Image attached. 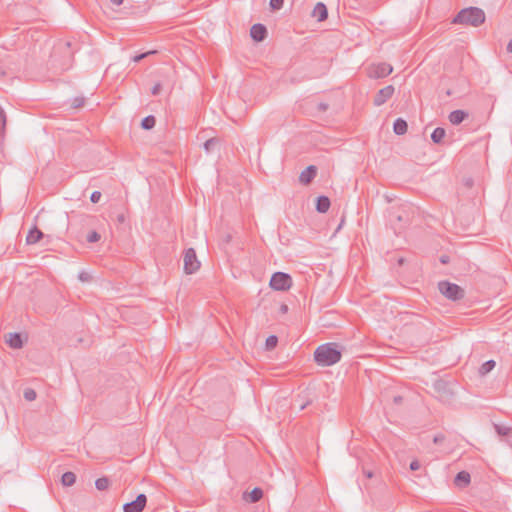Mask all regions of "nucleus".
<instances>
[{
	"label": "nucleus",
	"instance_id": "1",
	"mask_svg": "<svg viewBox=\"0 0 512 512\" xmlns=\"http://www.w3.org/2000/svg\"><path fill=\"white\" fill-rule=\"evenodd\" d=\"M341 351L336 343L330 342L318 346L314 352V360L319 366H332L341 360Z\"/></svg>",
	"mask_w": 512,
	"mask_h": 512
},
{
	"label": "nucleus",
	"instance_id": "2",
	"mask_svg": "<svg viewBox=\"0 0 512 512\" xmlns=\"http://www.w3.org/2000/svg\"><path fill=\"white\" fill-rule=\"evenodd\" d=\"M485 21V13L478 7L462 9L453 19V23L478 27Z\"/></svg>",
	"mask_w": 512,
	"mask_h": 512
},
{
	"label": "nucleus",
	"instance_id": "3",
	"mask_svg": "<svg viewBox=\"0 0 512 512\" xmlns=\"http://www.w3.org/2000/svg\"><path fill=\"white\" fill-rule=\"evenodd\" d=\"M440 293L451 301H458L464 298L465 291L459 285L449 281H440L438 283Z\"/></svg>",
	"mask_w": 512,
	"mask_h": 512
},
{
	"label": "nucleus",
	"instance_id": "4",
	"mask_svg": "<svg viewBox=\"0 0 512 512\" xmlns=\"http://www.w3.org/2000/svg\"><path fill=\"white\" fill-rule=\"evenodd\" d=\"M292 286V278L284 272H275L270 279V287L276 291H287Z\"/></svg>",
	"mask_w": 512,
	"mask_h": 512
},
{
	"label": "nucleus",
	"instance_id": "5",
	"mask_svg": "<svg viewBox=\"0 0 512 512\" xmlns=\"http://www.w3.org/2000/svg\"><path fill=\"white\" fill-rule=\"evenodd\" d=\"M393 67L388 63L372 64L367 69V75L371 79L384 78L390 75Z\"/></svg>",
	"mask_w": 512,
	"mask_h": 512
},
{
	"label": "nucleus",
	"instance_id": "6",
	"mask_svg": "<svg viewBox=\"0 0 512 512\" xmlns=\"http://www.w3.org/2000/svg\"><path fill=\"white\" fill-rule=\"evenodd\" d=\"M183 261L186 274H193L200 268V262L193 248H189L185 251Z\"/></svg>",
	"mask_w": 512,
	"mask_h": 512
},
{
	"label": "nucleus",
	"instance_id": "7",
	"mask_svg": "<svg viewBox=\"0 0 512 512\" xmlns=\"http://www.w3.org/2000/svg\"><path fill=\"white\" fill-rule=\"evenodd\" d=\"M394 92L395 88L393 85L385 86L376 93L373 104L376 107L382 106L393 96Z\"/></svg>",
	"mask_w": 512,
	"mask_h": 512
},
{
	"label": "nucleus",
	"instance_id": "8",
	"mask_svg": "<svg viewBox=\"0 0 512 512\" xmlns=\"http://www.w3.org/2000/svg\"><path fill=\"white\" fill-rule=\"evenodd\" d=\"M147 497L145 494H139L134 501L123 505L124 512H142L146 506Z\"/></svg>",
	"mask_w": 512,
	"mask_h": 512
},
{
	"label": "nucleus",
	"instance_id": "9",
	"mask_svg": "<svg viewBox=\"0 0 512 512\" xmlns=\"http://www.w3.org/2000/svg\"><path fill=\"white\" fill-rule=\"evenodd\" d=\"M250 36L254 41L261 42L267 36V28L260 23L254 24L250 29Z\"/></svg>",
	"mask_w": 512,
	"mask_h": 512
},
{
	"label": "nucleus",
	"instance_id": "10",
	"mask_svg": "<svg viewBox=\"0 0 512 512\" xmlns=\"http://www.w3.org/2000/svg\"><path fill=\"white\" fill-rule=\"evenodd\" d=\"M317 175V168L314 165L308 166L305 170L300 173L299 181L303 185H308Z\"/></svg>",
	"mask_w": 512,
	"mask_h": 512
},
{
	"label": "nucleus",
	"instance_id": "11",
	"mask_svg": "<svg viewBox=\"0 0 512 512\" xmlns=\"http://www.w3.org/2000/svg\"><path fill=\"white\" fill-rule=\"evenodd\" d=\"M312 16L316 18L319 22L326 20L328 17L326 5L322 2H318L312 11Z\"/></svg>",
	"mask_w": 512,
	"mask_h": 512
},
{
	"label": "nucleus",
	"instance_id": "12",
	"mask_svg": "<svg viewBox=\"0 0 512 512\" xmlns=\"http://www.w3.org/2000/svg\"><path fill=\"white\" fill-rule=\"evenodd\" d=\"M6 342L13 349H20L23 346L22 337L19 333H9Z\"/></svg>",
	"mask_w": 512,
	"mask_h": 512
},
{
	"label": "nucleus",
	"instance_id": "13",
	"mask_svg": "<svg viewBox=\"0 0 512 512\" xmlns=\"http://www.w3.org/2000/svg\"><path fill=\"white\" fill-rule=\"evenodd\" d=\"M468 117V113L463 110H454L452 111L448 119L453 125H459Z\"/></svg>",
	"mask_w": 512,
	"mask_h": 512
},
{
	"label": "nucleus",
	"instance_id": "14",
	"mask_svg": "<svg viewBox=\"0 0 512 512\" xmlns=\"http://www.w3.org/2000/svg\"><path fill=\"white\" fill-rule=\"evenodd\" d=\"M44 234L41 230H39L36 226L33 227L27 237H26V243L27 244H35L39 242L43 238Z\"/></svg>",
	"mask_w": 512,
	"mask_h": 512
},
{
	"label": "nucleus",
	"instance_id": "15",
	"mask_svg": "<svg viewBox=\"0 0 512 512\" xmlns=\"http://www.w3.org/2000/svg\"><path fill=\"white\" fill-rule=\"evenodd\" d=\"M330 199L326 196H319L316 199V210L319 213H325L330 208Z\"/></svg>",
	"mask_w": 512,
	"mask_h": 512
},
{
	"label": "nucleus",
	"instance_id": "16",
	"mask_svg": "<svg viewBox=\"0 0 512 512\" xmlns=\"http://www.w3.org/2000/svg\"><path fill=\"white\" fill-rule=\"evenodd\" d=\"M407 122L402 118H397L393 124V131L396 135H404L407 132Z\"/></svg>",
	"mask_w": 512,
	"mask_h": 512
},
{
	"label": "nucleus",
	"instance_id": "17",
	"mask_svg": "<svg viewBox=\"0 0 512 512\" xmlns=\"http://www.w3.org/2000/svg\"><path fill=\"white\" fill-rule=\"evenodd\" d=\"M470 474L466 471H461L455 476L454 482L457 486L465 487L470 483Z\"/></svg>",
	"mask_w": 512,
	"mask_h": 512
},
{
	"label": "nucleus",
	"instance_id": "18",
	"mask_svg": "<svg viewBox=\"0 0 512 512\" xmlns=\"http://www.w3.org/2000/svg\"><path fill=\"white\" fill-rule=\"evenodd\" d=\"M446 131L442 127H437L434 129V131L431 134V139L435 144H440L443 142V139L445 138Z\"/></svg>",
	"mask_w": 512,
	"mask_h": 512
},
{
	"label": "nucleus",
	"instance_id": "19",
	"mask_svg": "<svg viewBox=\"0 0 512 512\" xmlns=\"http://www.w3.org/2000/svg\"><path fill=\"white\" fill-rule=\"evenodd\" d=\"M76 481V475L73 472H65L61 477V483L63 486L70 487Z\"/></svg>",
	"mask_w": 512,
	"mask_h": 512
},
{
	"label": "nucleus",
	"instance_id": "20",
	"mask_svg": "<svg viewBox=\"0 0 512 512\" xmlns=\"http://www.w3.org/2000/svg\"><path fill=\"white\" fill-rule=\"evenodd\" d=\"M155 124H156V119L152 115H149V116L143 118L142 121H141V127L144 130L152 129L155 126Z\"/></svg>",
	"mask_w": 512,
	"mask_h": 512
},
{
	"label": "nucleus",
	"instance_id": "21",
	"mask_svg": "<svg viewBox=\"0 0 512 512\" xmlns=\"http://www.w3.org/2000/svg\"><path fill=\"white\" fill-rule=\"evenodd\" d=\"M496 363L494 360H488L486 362H484L480 368H479V373L484 376L486 374H488L494 367H495Z\"/></svg>",
	"mask_w": 512,
	"mask_h": 512
},
{
	"label": "nucleus",
	"instance_id": "22",
	"mask_svg": "<svg viewBox=\"0 0 512 512\" xmlns=\"http://www.w3.org/2000/svg\"><path fill=\"white\" fill-rule=\"evenodd\" d=\"M263 497V491L261 488H254L250 493H249V501L251 503H256L258 501H260Z\"/></svg>",
	"mask_w": 512,
	"mask_h": 512
},
{
	"label": "nucleus",
	"instance_id": "23",
	"mask_svg": "<svg viewBox=\"0 0 512 512\" xmlns=\"http://www.w3.org/2000/svg\"><path fill=\"white\" fill-rule=\"evenodd\" d=\"M109 485L110 481L107 477H101L95 481V486L100 491L106 490L109 487Z\"/></svg>",
	"mask_w": 512,
	"mask_h": 512
},
{
	"label": "nucleus",
	"instance_id": "24",
	"mask_svg": "<svg viewBox=\"0 0 512 512\" xmlns=\"http://www.w3.org/2000/svg\"><path fill=\"white\" fill-rule=\"evenodd\" d=\"M219 141L218 139L216 138H211V139H208L205 143H204V149L206 152H211L217 145H218Z\"/></svg>",
	"mask_w": 512,
	"mask_h": 512
},
{
	"label": "nucleus",
	"instance_id": "25",
	"mask_svg": "<svg viewBox=\"0 0 512 512\" xmlns=\"http://www.w3.org/2000/svg\"><path fill=\"white\" fill-rule=\"evenodd\" d=\"M277 343H278V338H277V336H275V335H270V336L266 339V348H267L268 350H271V349H273V348H275V347H276Z\"/></svg>",
	"mask_w": 512,
	"mask_h": 512
},
{
	"label": "nucleus",
	"instance_id": "26",
	"mask_svg": "<svg viewBox=\"0 0 512 512\" xmlns=\"http://www.w3.org/2000/svg\"><path fill=\"white\" fill-rule=\"evenodd\" d=\"M494 428L498 435L507 436L510 433V428L499 424H494Z\"/></svg>",
	"mask_w": 512,
	"mask_h": 512
},
{
	"label": "nucleus",
	"instance_id": "27",
	"mask_svg": "<svg viewBox=\"0 0 512 512\" xmlns=\"http://www.w3.org/2000/svg\"><path fill=\"white\" fill-rule=\"evenodd\" d=\"M36 396H37V394H36V392H35L33 389L28 388V389H26V390L24 391V398H25L27 401H33V400H35V399H36Z\"/></svg>",
	"mask_w": 512,
	"mask_h": 512
},
{
	"label": "nucleus",
	"instance_id": "28",
	"mask_svg": "<svg viewBox=\"0 0 512 512\" xmlns=\"http://www.w3.org/2000/svg\"><path fill=\"white\" fill-rule=\"evenodd\" d=\"M85 103V98L84 97H75L73 100H72V107L77 109V108H81Z\"/></svg>",
	"mask_w": 512,
	"mask_h": 512
},
{
	"label": "nucleus",
	"instance_id": "29",
	"mask_svg": "<svg viewBox=\"0 0 512 512\" xmlns=\"http://www.w3.org/2000/svg\"><path fill=\"white\" fill-rule=\"evenodd\" d=\"M100 238H101V236L97 231H92L88 234L87 241L89 243H95V242L99 241Z\"/></svg>",
	"mask_w": 512,
	"mask_h": 512
},
{
	"label": "nucleus",
	"instance_id": "30",
	"mask_svg": "<svg viewBox=\"0 0 512 512\" xmlns=\"http://www.w3.org/2000/svg\"><path fill=\"white\" fill-rule=\"evenodd\" d=\"M269 4L272 10H279L283 7L284 0H270Z\"/></svg>",
	"mask_w": 512,
	"mask_h": 512
},
{
	"label": "nucleus",
	"instance_id": "31",
	"mask_svg": "<svg viewBox=\"0 0 512 512\" xmlns=\"http://www.w3.org/2000/svg\"><path fill=\"white\" fill-rule=\"evenodd\" d=\"M156 51L155 50H151V51H148V52H145V53H141L139 55H136L133 57V61L134 62H139L141 61L142 59L146 58L147 56L151 55V54H155Z\"/></svg>",
	"mask_w": 512,
	"mask_h": 512
},
{
	"label": "nucleus",
	"instance_id": "32",
	"mask_svg": "<svg viewBox=\"0 0 512 512\" xmlns=\"http://www.w3.org/2000/svg\"><path fill=\"white\" fill-rule=\"evenodd\" d=\"M100 198H101V192L100 191H94V192H92V194L90 196V200L93 203L99 202Z\"/></svg>",
	"mask_w": 512,
	"mask_h": 512
},
{
	"label": "nucleus",
	"instance_id": "33",
	"mask_svg": "<svg viewBox=\"0 0 512 512\" xmlns=\"http://www.w3.org/2000/svg\"><path fill=\"white\" fill-rule=\"evenodd\" d=\"M0 125L4 129L6 125V115L4 110L0 107Z\"/></svg>",
	"mask_w": 512,
	"mask_h": 512
},
{
	"label": "nucleus",
	"instance_id": "34",
	"mask_svg": "<svg viewBox=\"0 0 512 512\" xmlns=\"http://www.w3.org/2000/svg\"><path fill=\"white\" fill-rule=\"evenodd\" d=\"M78 277H79V280H81L82 282H87L91 279V276L87 272L79 273Z\"/></svg>",
	"mask_w": 512,
	"mask_h": 512
},
{
	"label": "nucleus",
	"instance_id": "35",
	"mask_svg": "<svg viewBox=\"0 0 512 512\" xmlns=\"http://www.w3.org/2000/svg\"><path fill=\"white\" fill-rule=\"evenodd\" d=\"M444 439H445L444 435L438 434V435L434 436L433 442L435 444H440V443H442L444 441Z\"/></svg>",
	"mask_w": 512,
	"mask_h": 512
},
{
	"label": "nucleus",
	"instance_id": "36",
	"mask_svg": "<svg viewBox=\"0 0 512 512\" xmlns=\"http://www.w3.org/2000/svg\"><path fill=\"white\" fill-rule=\"evenodd\" d=\"M160 90H161V84L160 83H157L153 86L152 90H151V93L153 95H158L160 93Z\"/></svg>",
	"mask_w": 512,
	"mask_h": 512
},
{
	"label": "nucleus",
	"instance_id": "37",
	"mask_svg": "<svg viewBox=\"0 0 512 512\" xmlns=\"http://www.w3.org/2000/svg\"><path fill=\"white\" fill-rule=\"evenodd\" d=\"M420 468V463L417 460H414L410 463V469L412 471H416Z\"/></svg>",
	"mask_w": 512,
	"mask_h": 512
},
{
	"label": "nucleus",
	"instance_id": "38",
	"mask_svg": "<svg viewBox=\"0 0 512 512\" xmlns=\"http://www.w3.org/2000/svg\"><path fill=\"white\" fill-rule=\"evenodd\" d=\"M327 109H328V104L323 103V102L318 104V110L319 111H326Z\"/></svg>",
	"mask_w": 512,
	"mask_h": 512
},
{
	"label": "nucleus",
	"instance_id": "39",
	"mask_svg": "<svg viewBox=\"0 0 512 512\" xmlns=\"http://www.w3.org/2000/svg\"><path fill=\"white\" fill-rule=\"evenodd\" d=\"M445 387H446V384H445L444 382H442V381H441V382H437V383L435 384V388H436L437 390L445 389Z\"/></svg>",
	"mask_w": 512,
	"mask_h": 512
},
{
	"label": "nucleus",
	"instance_id": "40",
	"mask_svg": "<svg viewBox=\"0 0 512 512\" xmlns=\"http://www.w3.org/2000/svg\"><path fill=\"white\" fill-rule=\"evenodd\" d=\"M402 401H403L402 396H395V397L393 398V402H394L395 404H397V405L401 404V403H402Z\"/></svg>",
	"mask_w": 512,
	"mask_h": 512
},
{
	"label": "nucleus",
	"instance_id": "41",
	"mask_svg": "<svg viewBox=\"0 0 512 512\" xmlns=\"http://www.w3.org/2000/svg\"><path fill=\"white\" fill-rule=\"evenodd\" d=\"M506 49L508 53H512V38L508 42Z\"/></svg>",
	"mask_w": 512,
	"mask_h": 512
},
{
	"label": "nucleus",
	"instance_id": "42",
	"mask_svg": "<svg viewBox=\"0 0 512 512\" xmlns=\"http://www.w3.org/2000/svg\"><path fill=\"white\" fill-rule=\"evenodd\" d=\"M280 311H281V313H283V314H284V313H286V312L288 311V306H287L286 304H282V305L280 306Z\"/></svg>",
	"mask_w": 512,
	"mask_h": 512
},
{
	"label": "nucleus",
	"instance_id": "43",
	"mask_svg": "<svg viewBox=\"0 0 512 512\" xmlns=\"http://www.w3.org/2000/svg\"><path fill=\"white\" fill-rule=\"evenodd\" d=\"M110 2L116 6H119L123 3V0H110Z\"/></svg>",
	"mask_w": 512,
	"mask_h": 512
},
{
	"label": "nucleus",
	"instance_id": "44",
	"mask_svg": "<svg viewBox=\"0 0 512 512\" xmlns=\"http://www.w3.org/2000/svg\"><path fill=\"white\" fill-rule=\"evenodd\" d=\"M465 185H466L467 187H471V186L473 185V180H472V179H470V178H469V179H466V180H465Z\"/></svg>",
	"mask_w": 512,
	"mask_h": 512
},
{
	"label": "nucleus",
	"instance_id": "45",
	"mask_svg": "<svg viewBox=\"0 0 512 512\" xmlns=\"http://www.w3.org/2000/svg\"><path fill=\"white\" fill-rule=\"evenodd\" d=\"M364 473H365L367 478H372L373 477V472L372 471H365Z\"/></svg>",
	"mask_w": 512,
	"mask_h": 512
},
{
	"label": "nucleus",
	"instance_id": "46",
	"mask_svg": "<svg viewBox=\"0 0 512 512\" xmlns=\"http://www.w3.org/2000/svg\"><path fill=\"white\" fill-rule=\"evenodd\" d=\"M307 405H309V402L301 404L300 405V410H304L307 407Z\"/></svg>",
	"mask_w": 512,
	"mask_h": 512
},
{
	"label": "nucleus",
	"instance_id": "47",
	"mask_svg": "<svg viewBox=\"0 0 512 512\" xmlns=\"http://www.w3.org/2000/svg\"><path fill=\"white\" fill-rule=\"evenodd\" d=\"M441 262L442 263H447L448 262V258L446 256L441 257Z\"/></svg>",
	"mask_w": 512,
	"mask_h": 512
}]
</instances>
